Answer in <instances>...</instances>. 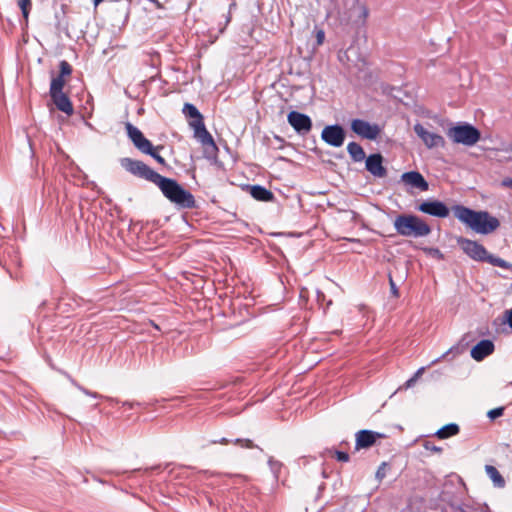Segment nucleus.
Here are the masks:
<instances>
[{"instance_id": "nucleus-35", "label": "nucleus", "mask_w": 512, "mask_h": 512, "mask_svg": "<svg viewBox=\"0 0 512 512\" xmlns=\"http://www.w3.org/2000/svg\"><path fill=\"white\" fill-rule=\"evenodd\" d=\"M424 251L433 256H436L438 259H443L444 257L442 252L438 248H425Z\"/></svg>"}, {"instance_id": "nucleus-31", "label": "nucleus", "mask_w": 512, "mask_h": 512, "mask_svg": "<svg viewBox=\"0 0 512 512\" xmlns=\"http://www.w3.org/2000/svg\"><path fill=\"white\" fill-rule=\"evenodd\" d=\"M423 447L426 451H429L431 453H441L442 452V448L439 446H436L435 443L432 441H428V440L424 441Z\"/></svg>"}, {"instance_id": "nucleus-2", "label": "nucleus", "mask_w": 512, "mask_h": 512, "mask_svg": "<svg viewBox=\"0 0 512 512\" xmlns=\"http://www.w3.org/2000/svg\"><path fill=\"white\" fill-rule=\"evenodd\" d=\"M455 217L473 231L487 235L500 226V221L487 211H476L463 205H454L452 208Z\"/></svg>"}, {"instance_id": "nucleus-43", "label": "nucleus", "mask_w": 512, "mask_h": 512, "mask_svg": "<svg viewBox=\"0 0 512 512\" xmlns=\"http://www.w3.org/2000/svg\"><path fill=\"white\" fill-rule=\"evenodd\" d=\"M152 3H154L156 5L157 8H162V5L161 3H159L158 0H150Z\"/></svg>"}, {"instance_id": "nucleus-9", "label": "nucleus", "mask_w": 512, "mask_h": 512, "mask_svg": "<svg viewBox=\"0 0 512 512\" xmlns=\"http://www.w3.org/2000/svg\"><path fill=\"white\" fill-rule=\"evenodd\" d=\"M288 123L299 135H307L312 129L311 118L304 113L298 111H291L287 115Z\"/></svg>"}, {"instance_id": "nucleus-36", "label": "nucleus", "mask_w": 512, "mask_h": 512, "mask_svg": "<svg viewBox=\"0 0 512 512\" xmlns=\"http://www.w3.org/2000/svg\"><path fill=\"white\" fill-rule=\"evenodd\" d=\"M325 40V33L323 30H317L316 32V42L317 45H322Z\"/></svg>"}, {"instance_id": "nucleus-7", "label": "nucleus", "mask_w": 512, "mask_h": 512, "mask_svg": "<svg viewBox=\"0 0 512 512\" xmlns=\"http://www.w3.org/2000/svg\"><path fill=\"white\" fill-rule=\"evenodd\" d=\"M346 132L339 124L327 125L321 132V139L332 147H341L344 144Z\"/></svg>"}, {"instance_id": "nucleus-40", "label": "nucleus", "mask_w": 512, "mask_h": 512, "mask_svg": "<svg viewBox=\"0 0 512 512\" xmlns=\"http://www.w3.org/2000/svg\"><path fill=\"white\" fill-rule=\"evenodd\" d=\"M122 405L124 407H128L129 409H133L135 406H141V403L125 401L122 403Z\"/></svg>"}, {"instance_id": "nucleus-19", "label": "nucleus", "mask_w": 512, "mask_h": 512, "mask_svg": "<svg viewBox=\"0 0 512 512\" xmlns=\"http://www.w3.org/2000/svg\"><path fill=\"white\" fill-rule=\"evenodd\" d=\"M250 195L258 201L270 202L274 199V194L261 185H250L248 186Z\"/></svg>"}, {"instance_id": "nucleus-14", "label": "nucleus", "mask_w": 512, "mask_h": 512, "mask_svg": "<svg viewBox=\"0 0 512 512\" xmlns=\"http://www.w3.org/2000/svg\"><path fill=\"white\" fill-rule=\"evenodd\" d=\"M401 181L412 188H417L420 191H427L429 189V184L423 177V175L418 171H409L405 172L401 175Z\"/></svg>"}, {"instance_id": "nucleus-17", "label": "nucleus", "mask_w": 512, "mask_h": 512, "mask_svg": "<svg viewBox=\"0 0 512 512\" xmlns=\"http://www.w3.org/2000/svg\"><path fill=\"white\" fill-rule=\"evenodd\" d=\"M190 126L194 130V137L197 138L202 146L207 145L214 140L212 135L206 129L204 121L192 120L190 122Z\"/></svg>"}, {"instance_id": "nucleus-18", "label": "nucleus", "mask_w": 512, "mask_h": 512, "mask_svg": "<svg viewBox=\"0 0 512 512\" xmlns=\"http://www.w3.org/2000/svg\"><path fill=\"white\" fill-rule=\"evenodd\" d=\"M53 103L55 104L56 108L67 114L68 116L72 115L74 112L72 102L70 101L69 97L64 93H57L54 94V96H51Z\"/></svg>"}, {"instance_id": "nucleus-34", "label": "nucleus", "mask_w": 512, "mask_h": 512, "mask_svg": "<svg viewBox=\"0 0 512 512\" xmlns=\"http://www.w3.org/2000/svg\"><path fill=\"white\" fill-rule=\"evenodd\" d=\"M336 459L340 462H348L349 461V454L344 451H335Z\"/></svg>"}, {"instance_id": "nucleus-26", "label": "nucleus", "mask_w": 512, "mask_h": 512, "mask_svg": "<svg viewBox=\"0 0 512 512\" xmlns=\"http://www.w3.org/2000/svg\"><path fill=\"white\" fill-rule=\"evenodd\" d=\"M17 4L21 9L23 18L27 21L32 7L31 0H17Z\"/></svg>"}, {"instance_id": "nucleus-30", "label": "nucleus", "mask_w": 512, "mask_h": 512, "mask_svg": "<svg viewBox=\"0 0 512 512\" xmlns=\"http://www.w3.org/2000/svg\"><path fill=\"white\" fill-rule=\"evenodd\" d=\"M387 468H388V463L387 462H382L377 471H376V474H375V477L378 481H382L385 477H386V471H387Z\"/></svg>"}, {"instance_id": "nucleus-10", "label": "nucleus", "mask_w": 512, "mask_h": 512, "mask_svg": "<svg viewBox=\"0 0 512 512\" xmlns=\"http://www.w3.org/2000/svg\"><path fill=\"white\" fill-rule=\"evenodd\" d=\"M351 129L358 136L368 140H375L380 133V128L377 124H371L363 119L352 120Z\"/></svg>"}, {"instance_id": "nucleus-13", "label": "nucleus", "mask_w": 512, "mask_h": 512, "mask_svg": "<svg viewBox=\"0 0 512 512\" xmlns=\"http://www.w3.org/2000/svg\"><path fill=\"white\" fill-rule=\"evenodd\" d=\"M384 437L383 434L372 430H360L356 433L355 449L360 450L373 446L378 438Z\"/></svg>"}, {"instance_id": "nucleus-44", "label": "nucleus", "mask_w": 512, "mask_h": 512, "mask_svg": "<svg viewBox=\"0 0 512 512\" xmlns=\"http://www.w3.org/2000/svg\"><path fill=\"white\" fill-rule=\"evenodd\" d=\"M93 1V4L94 6H98L101 2H103L104 0H92Z\"/></svg>"}, {"instance_id": "nucleus-3", "label": "nucleus", "mask_w": 512, "mask_h": 512, "mask_svg": "<svg viewBox=\"0 0 512 512\" xmlns=\"http://www.w3.org/2000/svg\"><path fill=\"white\" fill-rule=\"evenodd\" d=\"M396 232L403 237L420 238L431 233V227L420 217L413 214H400L393 222Z\"/></svg>"}, {"instance_id": "nucleus-24", "label": "nucleus", "mask_w": 512, "mask_h": 512, "mask_svg": "<svg viewBox=\"0 0 512 512\" xmlns=\"http://www.w3.org/2000/svg\"><path fill=\"white\" fill-rule=\"evenodd\" d=\"M183 113L185 116L192 118L193 120L203 121V116L197 109V107L191 103H186L183 107Z\"/></svg>"}, {"instance_id": "nucleus-41", "label": "nucleus", "mask_w": 512, "mask_h": 512, "mask_svg": "<svg viewBox=\"0 0 512 512\" xmlns=\"http://www.w3.org/2000/svg\"><path fill=\"white\" fill-rule=\"evenodd\" d=\"M507 322L510 328L512 329V309L507 311Z\"/></svg>"}, {"instance_id": "nucleus-32", "label": "nucleus", "mask_w": 512, "mask_h": 512, "mask_svg": "<svg viewBox=\"0 0 512 512\" xmlns=\"http://www.w3.org/2000/svg\"><path fill=\"white\" fill-rule=\"evenodd\" d=\"M504 413V407H497V408H494L492 410H490L487 414V416L491 419V420H494L500 416H502Z\"/></svg>"}, {"instance_id": "nucleus-42", "label": "nucleus", "mask_w": 512, "mask_h": 512, "mask_svg": "<svg viewBox=\"0 0 512 512\" xmlns=\"http://www.w3.org/2000/svg\"><path fill=\"white\" fill-rule=\"evenodd\" d=\"M503 185L512 188V179H506L503 181Z\"/></svg>"}, {"instance_id": "nucleus-29", "label": "nucleus", "mask_w": 512, "mask_h": 512, "mask_svg": "<svg viewBox=\"0 0 512 512\" xmlns=\"http://www.w3.org/2000/svg\"><path fill=\"white\" fill-rule=\"evenodd\" d=\"M59 68H60V73L58 76L61 78L69 76L72 73V66L66 60L60 61Z\"/></svg>"}, {"instance_id": "nucleus-28", "label": "nucleus", "mask_w": 512, "mask_h": 512, "mask_svg": "<svg viewBox=\"0 0 512 512\" xmlns=\"http://www.w3.org/2000/svg\"><path fill=\"white\" fill-rule=\"evenodd\" d=\"M233 443L235 445H239L240 447L242 448H247V449H253V448H257L259 449L260 451H263L262 448H260L259 446L255 445L253 443L252 440L250 439H241V438H237L235 440H233Z\"/></svg>"}, {"instance_id": "nucleus-38", "label": "nucleus", "mask_w": 512, "mask_h": 512, "mask_svg": "<svg viewBox=\"0 0 512 512\" xmlns=\"http://www.w3.org/2000/svg\"><path fill=\"white\" fill-rule=\"evenodd\" d=\"M389 282H390L391 293L395 297H397L399 295L398 288H397L396 284L394 283V281H393V279L391 277L389 279Z\"/></svg>"}, {"instance_id": "nucleus-33", "label": "nucleus", "mask_w": 512, "mask_h": 512, "mask_svg": "<svg viewBox=\"0 0 512 512\" xmlns=\"http://www.w3.org/2000/svg\"><path fill=\"white\" fill-rule=\"evenodd\" d=\"M72 382H73V384H74V385H75L79 390H81L85 395H87V396H91V397H93V398H104L102 395H100V394H98V393H96V392H92V391H90V390H88V389H86V388H84V387L80 386V385H79V384H77L75 381H72Z\"/></svg>"}, {"instance_id": "nucleus-12", "label": "nucleus", "mask_w": 512, "mask_h": 512, "mask_svg": "<svg viewBox=\"0 0 512 512\" xmlns=\"http://www.w3.org/2000/svg\"><path fill=\"white\" fill-rule=\"evenodd\" d=\"M366 159V170L376 178L387 176V169L383 166V156L380 153L369 155Z\"/></svg>"}, {"instance_id": "nucleus-20", "label": "nucleus", "mask_w": 512, "mask_h": 512, "mask_svg": "<svg viewBox=\"0 0 512 512\" xmlns=\"http://www.w3.org/2000/svg\"><path fill=\"white\" fill-rule=\"evenodd\" d=\"M459 431L460 428L457 424L449 423L438 429L434 435L439 439H447L449 437L457 435Z\"/></svg>"}, {"instance_id": "nucleus-8", "label": "nucleus", "mask_w": 512, "mask_h": 512, "mask_svg": "<svg viewBox=\"0 0 512 512\" xmlns=\"http://www.w3.org/2000/svg\"><path fill=\"white\" fill-rule=\"evenodd\" d=\"M416 209L424 214L438 218H446L450 212L448 206L437 199H427L419 204Z\"/></svg>"}, {"instance_id": "nucleus-39", "label": "nucleus", "mask_w": 512, "mask_h": 512, "mask_svg": "<svg viewBox=\"0 0 512 512\" xmlns=\"http://www.w3.org/2000/svg\"><path fill=\"white\" fill-rule=\"evenodd\" d=\"M218 443L222 444V445H227L229 443H233V441H231V440H229V439H227L225 437H223V438H221L219 440H212L211 441V444H218Z\"/></svg>"}, {"instance_id": "nucleus-22", "label": "nucleus", "mask_w": 512, "mask_h": 512, "mask_svg": "<svg viewBox=\"0 0 512 512\" xmlns=\"http://www.w3.org/2000/svg\"><path fill=\"white\" fill-rule=\"evenodd\" d=\"M485 471L496 487H504L505 480L496 467L492 465H486Z\"/></svg>"}, {"instance_id": "nucleus-37", "label": "nucleus", "mask_w": 512, "mask_h": 512, "mask_svg": "<svg viewBox=\"0 0 512 512\" xmlns=\"http://www.w3.org/2000/svg\"><path fill=\"white\" fill-rule=\"evenodd\" d=\"M423 370H424V368H420L412 378L408 379L406 382V386L411 387L414 384V382L416 381L417 377L422 373Z\"/></svg>"}, {"instance_id": "nucleus-11", "label": "nucleus", "mask_w": 512, "mask_h": 512, "mask_svg": "<svg viewBox=\"0 0 512 512\" xmlns=\"http://www.w3.org/2000/svg\"><path fill=\"white\" fill-rule=\"evenodd\" d=\"M414 132L424 142L428 148H435L444 145V138L433 132H429L420 123L414 125Z\"/></svg>"}, {"instance_id": "nucleus-47", "label": "nucleus", "mask_w": 512, "mask_h": 512, "mask_svg": "<svg viewBox=\"0 0 512 512\" xmlns=\"http://www.w3.org/2000/svg\"><path fill=\"white\" fill-rule=\"evenodd\" d=\"M208 501H209L210 505H213V502H212V500L210 498L208 499Z\"/></svg>"}, {"instance_id": "nucleus-6", "label": "nucleus", "mask_w": 512, "mask_h": 512, "mask_svg": "<svg viewBox=\"0 0 512 512\" xmlns=\"http://www.w3.org/2000/svg\"><path fill=\"white\" fill-rule=\"evenodd\" d=\"M447 136L455 143L473 146L480 137V131L469 123H459L447 131Z\"/></svg>"}, {"instance_id": "nucleus-45", "label": "nucleus", "mask_w": 512, "mask_h": 512, "mask_svg": "<svg viewBox=\"0 0 512 512\" xmlns=\"http://www.w3.org/2000/svg\"><path fill=\"white\" fill-rule=\"evenodd\" d=\"M106 399H107L108 401H110L111 403H118V400H117V399L110 398V397H106Z\"/></svg>"}, {"instance_id": "nucleus-27", "label": "nucleus", "mask_w": 512, "mask_h": 512, "mask_svg": "<svg viewBox=\"0 0 512 512\" xmlns=\"http://www.w3.org/2000/svg\"><path fill=\"white\" fill-rule=\"evenodd\" d=\"M268 465H269L271 472L274 474L275 478L278 479L279 473L282 468V463L280 461L274 459L273 457H269Z\"/></svg>"}, {"instance_id": "nucleus-46", "label": "nucleus", "mask_w": 512, "mask_h": 512, "mask_svg": "<svg viewBox=\"0 0 512 512\" xmlns=\"http://www.w3.org/2000/svg\"><path fill=\"white\" fill-rule=\"evenodd\" d=\"M152 324H153V326H154L156 329H159L158 325H156V324H155V323H153V322H152Z\"/></svg>"}, {"instance_id": "nucleus-23", "label": "nucleus", "mask_w": 512, "mask_h": 512, "mask_svg": "<svg viewBox=\"0 0 512 512\" xmlns=\"http://www.w3.org/2000/svg\"><path fill=\"white\" fill-rule=\"evenodd\" d=\"M218 152H219V149L214 140L211 141L210 143H208L207 145L203 146L204 157L211 162H216L217 157H218Z\"/></svg>"}, {"instance_id": "nucleus-15", "label": "nucleus", "mask_w": 512, "mask_h": 512, "mask_svg": "<svg viewBox=\"0 0 512 512\" xmlns=\"http://www.w3.org/2000/svg\"><path fill=\"white\" fill-rule=\"evenodd\" d=\"M444 512H484V508L478 504L454 499L447 503Z\"/></svg>"}, {"instance_id": "nucleus-4", "label": "nucleus", "mask_w": 512, "mask_h": 512, "mask_svg": "<svg viewBox=\"0 0 512 512\" xmlns=\"http://www.w3.org/2000/svg\"><path fill=\"white\" fill-rule=\"evenodd\" d=\"M457 242L464 251V253L468 255L471 259L480 262H487L493 266H497L503 269L512 270L511 263L507 262L506 260L498 256L488 253V251L482 244L467 238H459Z\"/></svg>"}, {"instance_id": "nucleus-21", "label": "nucleus", "mask_w": 512, "mask_h": 512, "mask_svg": "<svg viewBox=\"0 0 512 512\" xmlns=\"http://www.w3.org/2000/svg\"><path fill=\"white\" fill-rule=\"evenodd\" d=\"M347 152L355 162H361L366 158L364 149L356 142L348 143Z\"/></svg>"}, {"instance_id": "nucleus-1", "label": "nucleus", "mask_w": 512, "mask_h": 512, "mask_svg": "<svg viewBox=\"0 0 512 512\" xmlns=\"http://www.w3.org/2000/svg\"><path fill=\"white\" fill-rule=\"evenodd\" d=\"M120 165L130 174L157 185L163 195L178 207L183 209L196 207V200L191 192L184 189L176 180L160 175L144 162L125 157L120 159Z\"/></svg>"}, {"instance_id": "nucleus-5", "label": "nucleus", "mask_w": 512, "mask_h": 512, "mask_svg": "<svg viewBox=\"0 0 512 512\" xmlns=\"http://www.w3.org/2000/svg\"><path fill=\"white\" fill-rule=\"evenodd\" d=\"M126 131L129 139L140 152L151 156L160 165L167 166L166 160L159 154V150L163 149V146H153L152 142L148 140L137 127L129 122L126 123Z\"/></svg>"}, {"instance_id": "nucleus-25", "label": "nucleus", "mask_w": 512, "mask_h": 512, "mask_svg": "<svg viewBox=\"0 0 512 512\" xmlns=\"http://www.w3.org/2000/svg\"><path fill=\"white\" fill-rule=\"evenodd\" d=\"M65 85L64 78H61L59 76L52 78L51 84H50V96H54V94L57 93H63V87Z\"/></svg>"}, {"instance_id": "nucleus-16", "label": "nucleus", "mask_w": 512, "mask_h": 512, "mask_svg": "<svg viewBox=\"0 0 512 512\" xmlns=\"http://www.w3.org/2000/svg\"><path fill=\"white\" fill-rule=\"evenodd\" d=\"M494 351V344L491 340L483 339L479 341L471 349V357L476 361H482L484 358L492 354Z\"/></svg>"}]
</instances>
